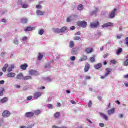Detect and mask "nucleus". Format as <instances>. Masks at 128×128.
Instances as JSON below:
<instances>
[{"mask_svg": "<svg viewBox=\"0 0 128 128\" xmlns=\"http://www.w3.org/2000/svg\"><path fill=\"white\" fill-rule=\"evenodd\" d=\"M4 124V119H2L0 120V126Z\"/></svg>", "mask_w": 128, "mask_h": 128, "instance_id": "obj_55", "label": "nucleus"}, {"mask_svg": "<svg viewBox=\"0 0 128 128\" xmlns=\"http://www.w3.org/2000/svg\"><path fill=\"white\" fill-rule=\"evenodd\" d=\"M80 36H74V40H80Z\"/></svg>", "mask_w": 128, "mask_h": 128, "instance_id": "obj_45", "label": "nucleus"}, {"mask_svg": "<svg viewBox=\"0 0 128 128\" xmlns=\"http://www.w3.org/2000/svg\"><path fill=\"white\" fill-rule=\"evenodd\" d=\"M48 108H54V106L52 104H48Z\"/></svg>", "mask_w": 128, "mask_h": 128, "instance_id": "obj_44", "label": "nucleus"}, {"mask_svg": "<svg viewBox=\"0 0 128 128\" xmlns=\"http://www.w3.org/2000/svg\"><path fill=\"white\" fill-rule=\"evenodd\" d=\"M85 52L86 54H90L94 52V50L92 48H88L85 49Z\"/></svg>", "mask_w": 128, "mask_h": 128, "instance_id": "obj_11", "label": "nucleus"}, {"mask_svg": "<svg viewBox=\"0 0 128 128\" xmlns=\"http://www.w3.org/2000/svg\"><path fill=\"white\" fill-rule=\"evenodd\" d=\"M78 26H82V28H86V22L84 20L78 21L76 23Z\"/></svg>", "mask_w": 128, "mask_h": 128, "instance_id": "obj_2", "label": "nucleus"}, {"mask_svg": "<svg viewBox=\"0 0 128 128\" xmlns=\"http://www.w3.org/2000/svg\"><path fill=\"white\" fill-rule=\"evenodd\" d=\"M122 38V34L117 35L116 36V38L120 39Z\"/></svg>", "mask_w": 128, "mask_h": 128, "instance_id": "obj_49", "label": "nucleus"}, {"mask_svg": "<svg viewBox=\"0 0 128 128\" xmlns=\"http://www.w3.org/2000/svg\"><path fill=\"white\" fill-rule=\"evenodd\" d=\"M8 66V64H5L4 66L2 68V70L4 72H6V68Z\"/></svg>", "mask_w": 128, "mask_h": 128, "instance_id": "obj_29", "label": "nucleus"}, {"mask_svg": "<svg viewBox=\"0 0 128 128\" xmlns=\"http://www.w3.org/2000/svg\"><path fill=\"white\" fill-rule=\"evenodd\" d=\"M16 78L17 80H22V78H24V74H22V73H20L17 75Z\"/></svg>", "mask_w": 128, "mask_h": 128, "instance_id": "obj_19", "label": "nucleus"}, {"mask_svg": "<svg viewBox=\"0 0 128 128\" xmlns=\"http://www.w3.org/2000/svg\"><path fill=\"white\" fill-rule=\"evenodd\" d=\"M36 14L37 16H44V12L37 10H36Z\"/></svg>", "mask_w": 128, "mask_h": 128, "instance_id": "obj_16", "label": "nucleus"}, {"mask_svg": "<svg viewBox=\"0 0 128 128\" xmlns=\"http://www.w3.org/2000/svg\"><path fill=\"white\" fill-rule=\"evenodd\" d=\"M4 54H6V52H1L0 56H4Z\"/></svg>", "mask_w": 128, "mask_h": 128, "instance_id": "obj_54", "label": "nucleus"}, {"mask_svg": "<svg viewBox=\"0 0 128 128\" xmlns=\"http://www.w3.org/2000/svg\"><path fill=\"white\" fill-rule=\"evenodd\" d=\"M88 60V56L84 55L82 58L79 60V62H84V60Z\"/></svg>", "mask_w": 128, "mask_h": 128, "instance_id": "obj_22", "label": "nucleus"}, {"mask_svg": "<svg viewBox=\"0 0 128 128\" xmlns=\"http://www.w3.org/2000/svg\"><path fill=\"white\" fill-rule=\"evenodd\" d=\"M42 6L40 5H36V8H42Z\"/></svg>", "mask_w": 128, "mask_h": 128, "instance_id": "obj_53", "label": "nucleus"}, {"mask_svg": "<svg viewBox=\"0 0 128 128\" xmlns=\"http://www.w3.org/2000/svg\"><path fill=\"white\" fill-rule=\"evenodd\" d=\"M10 112L8 110H4V112L2 113V116L4 118H8L10 116Z\"/></svg>", "mask_w": 128, "mask_h": 128, "instance_id": "obj_7", "label": "nucleus"}, {"mask_svg": "<svg viewBox=\"0 0 128 128\" xmlns=\"http://www.w3.org/2000/svg\"><path fill=\"white\" fill-rule=\"evenodd\" d=\"M90 64L87 63L85 65V66H84V72H88V70H90Z\"/></svg>", "mask_w": 128, "mask_h": 128, "instance_id": "obj_14", "label": "nucleus"}, {"mask_svg": "<svg viewBox=\"0 0 128 128\" xmlns=\"http://www.w3.org/2000/svg\"><path fill=\"white\" fill-rule=\"evenodd\" d=\"M13 68H14V65H11V66L9 67L7 70L8 72H10L12 70Z\"/></svg>", "mask_w": 128, "mask_h": 128, "instance_id": "obj_27", "label": "nucleus"}, {"mask_svg": "<svg viewBox=\"0 0 128 128\" xmlns=\"http://www.w3.org/2000/svg\"><path fill=\"white\" fill-rule=\"evenodd\" d=\"M8 100V98L4 97L3 98L0 100V102H1V104H4V102H6Z\"/></svg>", "mask_w": 128, "mask_h": 128, "instance_id": "obj_24", "label": "nucleus"}, {"mask_svg": "<svg viewBox=\"0 0 128 128\" xmlns=\"http://www.w3.org/2000/svg\"><path fill=\"white\" fill-rule=\"evenodd\" d=\"M99 126H100L101 128H104V124H102V123H100L99 124Z\"/></svg>", "mask_w": 128, "mask_h": 128, "instance_id": "obj_51", "label": "nucleus"}, {"mask_svg": "<svg viewBox=\"0 0 128 128\" xmlns=\"http://www.w3.org/2000/svg\"><path fill=\"white\" fill-rule=\"evenodd\" d=\"M72 16H70L66 18V22H72Z\"/></svg>", "mask_w": 128, "mask_h": 128, "instance_id": "obj_38", "label": "nucleus"}, {"mask_svg": "<svg viewBox=\"0 0 128 128\" xmlns=\"http://www.w3.org/2000/svg\"><path fill=\"white\" fill-rule=\"evenodd\" d=\"M32 78L30 76H23L22 80H32Z\"/></svg>", "mask_w": 128, "mask_h": 128, "instance_id": "obj_23", "label": "nucleus"}, {"mask_svg": "<svg viewBox=\"0 0 128 128\" xmlns=\"http://www.w3.org/2000/svg\"><path fill=\"white\" fill-rule=\"evenodd\" d=\"M29 74L32 76H36L38 74V72L34 70H29Z\"/></svg>", "mask_w": 128, "mask_h": 128, "instance_id": "obj_13", "label": "nucleus"}, {"mask_svg": "<svg viewBox=\"0 0 128 128\" xmlns=\"http://www.w3.org/2000/svg\"><path fill=\"white\" fill-rule=\"evenodd\" d=\"M108 114L109 116H110V114H114V108H112L108 110Z\"/></svg>", "mask_w": 128, "mask_h": 128, "instance_id": "obj_20", "label": "nucleus"}, {"mask_svg": "<svg viewBox=\"0 0 128 128\" xmlns=\"http://www.w3.org/2000/svg\"><path fill=\"white\" fill-rule=\"evenodd\" d=\"M74 43L73 41H70V48H74Z\"/></svg>", "mask_w": 128, "mask_h": 128, "instance_id": "obj_40", "label": "nucleus"}, {"mask_svg": "<svg viewBox=\"0 0 128 128\" xmlns=\"http://www.w3.org/2000/svg\"><path fill=\"white\" fill-rule=\"evenodd\" d=\"M84 8V6L82 4H80L78 6V10H82Z\"/></svg>", "mask_w": 128, "mask_h": 128, "instance_id": "obj_33", "label": "nucleus"}, {"mask_svg": "<svg viewBox=\"0 0 128 128\" xmlns=\"http://www.w3.org/2000/svg\"><path fill=\"white\" fill-rule=\"evenodd\" d=\"M42 94V92H35L34 94V98H35V100H38V98L40 96H41Z\"/></svg>", "mask_w": 128, "mask_h": 128, "instance_id": "obj_4", "label": "nucleus"}, {"mask_svg": "<svg viewBox=\"0 0 128 128\" xmlns=\"http://www.w3.org/2000/svg\"><path fill=\"white\" fill-rule=\"evenodd\" d=\"M122 48H120L117 50L116 54H122Z\"/></svg>", "mask_w": 128, "mask_h": 128, "instance_id": "obj_32", "label": "nucleus"}, {"mask_svg": "<svg viewBox=\"0 0 128 128\" xmlns=\"http://www.w3.org/2000/svg\"><path fill=\"white\" fill-rule=\"evenodd\" d=\"M124 86H126V88H128V82L124 83Z\"/></svg>", "mask_w": 128, "mask_h": 128, "instance_id": "obj_63", "label": "nucleus"}, {"mask_svg": "<svg viewBox=\"0 0 128 128\" xmlns=\"http://www.w3.org/2000/svg\"><path fill=\"white\" fill-rule=\"evenodd\" d=\"M116 8H114L110 13L108 14L109 18H114L116 16Z\"/></svg>", "mask_w": 128, "mask_h": 128, "instance_id": "obj_3", "label": "nucleus"}, {"mask_svg": "<svg viewBox=\"0 0 128 128\" xmlns=\"http://www.w3.org/2000/svg\"><path fill=\"white\" fill-rule=\"evenodd\" d=\"M16 75V74L14 72H9L6 74V76L8 78H14Z\"/></svg>", "mask_w": 128, "mask_h": 128, "instance_id": "obj_9", "label": "nucleus"}, {"mask_svg": "<svg viewBox=\"0 0 128 128\" xmlns=\"http://www.w3.org/2000/svg\"><path fill=\"white\" fill-rule=\"evenodd\" d=\"M34 26H28L24 29V32H30V30H34Z\"/></svg>", "mask_w": 128, "mask_h": 128, "instance_id": "obj_10", "label": "nucleus"}, {"mask_svg": "<svg viewBox=\"0 0 128 128\" xmlns=\"http://www.w3.org/2000/svg\"><path fill=\"white\" fill-rule=\"evenodd\" d=\"M112 69L110 68H106V72H105V76H110V74H112Z\"/></svg>", "mask_w": 128, "mask_h": 128, "instance_id": "obj_5", "label": "nucleus"}, {"mask_svg": "<svg viewBox=\"0 0 128 128\" xmlns=\"http://www.w3.org/2000/svg\"><path fill=\"white\" fill-rule=\"evenodd\" d=\"M4 84V80H2L0 81V84Z\"/></svg>", "mask_w": 128, "mask_h": 128, "instance_id": "obj_59", "label": "nucleus"}, {"mask_svg": "<svg viewBox=\"0 0 128 128\" xmlns=\"http://www.w3.org/2000/svg\"><path fill=\"white\" fill-rule=\"evenodd\" d=\"M100 114L101 118H104V120H108V117L106 115L102 112H100Z\"/></svg>", "mask_w": 128, "mask_h": 128, "instance_id": "obj_12", "label": "nucleus"}, {"mask_svg": "<svg viewBox=\"0 0 128 128\" xmlns=\"http://www.w3.org/2000/svg\"><path fill=\"white\" fill-rule=\"evenodd\" d=\"M34 116H38V114H40V110H34L33 112Z\"/></svg>", "mask_w": 128, "mask_h": 128, "instance_id": "obj_26", "label": "nucleus"}, {"mask_svg": "<svg viewBox=\"0 0 128 128\" xmlns=\"http://www.w3.org/2000/svg\"><path fill=\"white\" fill-rule=\"evenodd\" d=\"M46 80H48V82H52V78L49 77H46Z\"/></svg>", "mask_w": 128, "mask_h": 128, "instance_id": "obj_48", "label": "nucleus"}, {"mask_svg": "<svg viewBox=\"0 0 128 128\" xmlns=\"http://www.w3.org/2000/svg\"><path fill=\"white\" fill-rule=\"evenodd\" d=\"M92 100H90L88 104V108H90V106H92Z\"/></svg>", "mask_w": 128, "mask_h": 128, "instance_id": "obj_46", "label": "nucleus"}, {"mask_svg": "<svg viewBox=\"0 0 128 128\" xmlns=\"http://www.w3.org/2000/svg\"><path fill=\"white\" fill-rule=\"evenodd\" d=\"M22 40H28V37L24 36L22 38Z\"/></svg>", "mask_w": 128, "mask_h": 128, "instance_id": "obj_58", "label": "nucleus"}, {"mask_svg": "<svg viewBox=\"0 0 128 128\" xmlns=\"http://www.w3.org/2000/svg\"><path fill=\"white\" fill-rule=\"evenodd\" d=\"M108 26H114V24L111 22H108L107 23H105L104 24L102 25V28H108Z\"/></svg>", "mask_w": 128, "mask_h": 128, "instance_id": "obj_6", "label": "nucleus"}, {"mask_svg": "<svg viewBox=\"0 0 128 128\" xmlns=\"http://www.w3.org/2000/svg\"><path fill=\"white\" fill-rule=\"evenodd\" d=\"M52 128H60V127L57 126L56 125H54L52 126Z\"/></svg>", "mask_w": 128, "mask_h": 128, "instance_id": "obj_62", "label": "nucleus"}, {"mask_svg": "<svg viewBox=\"0 0 128 128\" xmlns=\"http://www.w3.org/2000/svg\"><path fill=\"white\" fill-rule=\"evenodd\" d=\"M70 59L71 60H76V57L74 56H72L70 58Z\"/></svg>", "mask_w": 128, "mask_h": 128, "instance_id": "obj_50", "label": "nucleus"}, {"mask_svg": "<svg viewBox=\"0 0 128 128\" xmlns=\"http://www.w3.org/2000/svg\"><path fill=\"white\" fill-rule=\"evenodd\" d=\"M32 96H28L27 97L26 100H32Z\"/></svg>", "mask_w": 128, "mask_h": 128, "instance_id": "obj_47", "label": "nucleus"}, {"mask_svg": "<svg viewBox=\"0 0 128 128\" xmlns=\"http://www.w3.org/2000/svg\"><path fill=\"white\" fill-rule=\"evenodd\" d=\"M110 62L111 64H116V60H110Z\"/></svg>", "mask_w": 128, "mask_h": 128, "instance_id": "obj_52", "label": "nucleus"}, {"mask_svg": "<svg viewBox=\"0 0 128 128\" xmlns=\"http://www.w3.org/2000/svg\"><path fill=\"white\" fill-rule=\"evenodd\" d=\"M4 88H1V90H0V96L4 95Z\"/></svg>", "mask_w": 128, "mask_h": 128, "instance_id": "obj_39", "label": "nucleus"}, {"mask_svg": "<svg viewBox=\"0 0 128 128\" xmlns=\"http://www.w3.org/2000/svg\"><path fill=\"white\" fill-rule=\"evenodd\" d=\"M124 66H128V59H126L124 63Z\"/></svg>", "mask_w": 128, "mask_h": 128, "instance_id": "obj_41", "label": "nucleus"}, {"mask_svg": "<svg viewBox=\"0 0 128 128\" xmlns=\"http://www.w3.org/2000/svg\"><path fill=\"white\" fill-rule=\"evenodd\" d=\"M124 78H128V74L124 76Z\"/></svg>", "mask_w": 128, "mask_h": 128, "instance_id": "obj_64", "label": "nucleus"}, {"mask_svg": "<svg viewBox=\"0 0 128 128\" xmlns=\"http://www.w3.org/2000/svg\"><path fill=\"white\" fill-rule=\"evenodd\" d=\"M90 26L92 28H96L98 26H100V22L98 21H94L90 22Z\"/></svg>", "mask_w": 128, "mask_h": 128, "instance_id": "obj_1", "label": "nucleus"}, {"mask_svg": "<svg viewBox=\"0 0 128 128\" xmlns=\"http://www.w3.org/2000/svg\"><path fill=\"white\" fill-rule=\"evenodd\" d=\"M24 116L26 118H32L34 116V112H26L25 113Z\"/></svg>", "mask_w": 128, "mask_h": 128, "instance_id": "obj_8", "label": "nucleus"}, {"mask_svg": "<svg viewBox=\"0 0 128 128\" xmlns=\"http://www.w3.org/2000/svg\"><path fill=\"white\" fill-rule=\"evenodd\" d=\"M60 106H61L60 103V102H58V103H57V104H56V106L60 107Z\"/></svg>", "mask_w": 128, "mask_h": 128, "instance_id": "obj_61", "label": "nucleus"}, {"mask_svg": "<svg viewBox=\"0 0 128 128\" xmlns=\"http://www.w3.org/2000/svg\"><path fill=\"white\" fill-rule=\"evenodd\" d=\"M94 58H96V55H93V57H90V60L91 62H96V60L94 59Z\"/></svg>", "mask_w": 128, "mask_h": 128, "instance_id": "obj_30", "label": "nucleus"}, {"mask_svg": "<svg viewBox=\"0 0 128 128\" xmlns=\"http://www.w3.org/2000/svg\"><path fill=\"white\" fill-rule=\"evenodd\" d=\"M85 80H90V76H87L85 78Z\"/></svg>", "mask_w": 128, "mask_h": 128, "instance_id": "obj_56", "label": "nucleus"}, {"mask_svg": "<svg viewBox=\"0 0 128 128\" xmlns=\"http://www.w3.org/2000/svg\"><path fill=\"white\" fill-rule=\"evenodd\" d=\"M108 54H104V55L103 56L104 58H107V57H108Z\"/></svg>", "mask_w": 128, "mask_h": 128, "instance_id": "obj_57", "label": "nucleus"}, {"mask_svg": "<svg viewBox=\"0 0 128 128\" xmlns=\"http://www.w3.org/2000/svg\"><path fill=\"white\" fill-rule=\"evenodd\" d=\"M14 43L15 44H18V40H16V39H15V40H14Z\"/></svg>", "mask_w": 128, "mask_h": 128, "instance_id": "obj_43", "label": "nucleus"}, {"mask_svg": "<svg viewBox=\"0 0 128 128\" xmlns=\"http://www.w3.org/2000/svg\"><path fill=\"white\" fill-rule=\"evenodd\" d=\"M26 68H28V64H21L20 66V68H21V70H26Z\"/></svg>", "mask_w": 128, "mask_h": 128, "instance_id": "obj_18", "label": "nucleus"}, {"mask_svg": "<svg viewBox=\"0 0 128 128\" xmlns=\"http://www.w3.org/2000/svg\"><path fill=\"white\" fill-rule=\"evenodd\" d=\"M44 29H41L38 31V34L40 36H42V34H44Z\"/></svg>", "mask_w": 128, "mask_h": 128, "instance_id": "obj_37", "label": "nucleus"}, {"mask_svg": "<svg viewBox=\"0 0 128 128\" xmlns=\"http://www.w3.org/2000/svg\"><path fill=\"white\" fill-rule=\"evenodd\" d=\"M18 2H19V4H21L23 8H28V4H22V0H18Z\"/></svg>", "mask_w": 128, "mask_h": 128, "instance_id": "obj_15", "label": "nucleus"}, {"mask_svg": "<svg viewBox=\"0 0 128 128\" xmlns=\"http://www.w3.org/2000/svg\"><path fill=\"white\" fill-rule=\"evenodd\" d=\"M28 18H22L21 19V22L22 24H26V22H28Z\"/></svg>", "mask_w": 128, "mask_h": 128, "instance_id": "obj_28", "label": "nucleus"}, {"mask_svg": "<svg viewBox=\"0 0 128 128\" xmlns=\"http://www.w3.org/2000/svg\"><path fill=\"white\" fill-rule=\"evenodd\" d=\"M98 12V8H96V10L92 12V14H91V16H93L94 14H96Z\"/></svg>", "mask_w": 128, "mask_h": 128, "instance_id": "obj_34", "label": "nucleus"}, {"mask_svg": "<svg viewBox=\"0 0 128 128\" xmlns=\"http://www.w3.org/2000/svg\"><path fill=\"white\" fill-rule=\"evenodd\" d=\"M54 32H56L57 34H59V32H61L60 29H59L58 28H56L54 29Z\"/></svg>", "mask_w": 128, "mask_h": 128, "instance_id": "obj_36", "label": "nucleus"}, {"mask_svg": "<svg viewBox=\"0 0 128 128\" xmlns=\"http://www.w3.org/2000/svg\"><path fill=\"white\" fill-rule=\"evenodd\" d=\"M61 32H66L68 30V27L66 26H64L60 29Z\"/></svg>", "mask_w": 128, "mask_h": 128, "instance_id": "obj_21", "label": "nucleus"}, {"mask_svg": "<svg viewBox=\"0 0 128 128\" xmlns=\"http://www.w3.org/2000/svg\"><path fill=\"white\" fill-rule=\"evenodd\" d=\"M77 50H76V48H74L72 51V54H75V52H76Z\"/></svg>", "mask_w": 128, "mask_h": 128, "instance_id": "obj_42", "label": "nucleus"}, {"mask_svg": "<svg viewBox=\"0 0 128 128\" xmlns=\"http://www.w3.org/2000/svg\"><path fill=\"white\" fill-rule=\"evenodd\" d=\"M2 22H6V20L4 18H2Z\"/></svg>", "mask_w": 128, "mask_h": 128, "instance_id": "obj_60", "label": "nucleus"}, {"mask_svg": "<svg viewBox=\"0 0 128 128\" xmlns=\"http://www.w3.org/2000/svg\"><path fill=\"white\" fill-rule=\"evenodd\" d=\"M60 112H57L54 114V118H60Z\"/></svg>", "mask_w": 128, "mask_h": 128, "instance_id": "obj_25", "label": "nucleus"}, {"mask_svg": "<svg viewBox=\"0 0 128 128\" xmlns=\"http://www.w3.org/2000/svg\"><path fill=\"white\" fill-rule=\"evenodd\" d=\"M43 57H44V56L42 54L40 53L38 57V60H42V58Z\"/></svg>", "mask_w": 128, "mask_h": 128, "instance_id": "obj_35", "label": "nucleus"}, {"mask_svg": "<svg viewBox=\"0 0 128 128\" xmlns=\"http://www.w3.org/2000/svg\"><path fill=\"white\" fill-rule=\"evenodd\" d=\"M102 66V63H98L94 66V68L96 70H98V68H100Z\"/></svg>", "mask_w": 128, "mask_h": 128, "instance_id": "obj_17", "label": "nucleus"}, {"mask_svg": "<svg viewBox=\"0 0 128 128\" xmlns=\"http://www.w3.org/2000/svg\"><path fill=\"white\" fill-rule=\"evenodd\" d=\"M32 126H34V125L32 124L29 125L28 127H26L24 126H20V128H32Z\"/></svg>", "mask_w": 128, "mask_h": 128, "instance_id": "obj_31", "label": "nucleus"}]
</instances>
